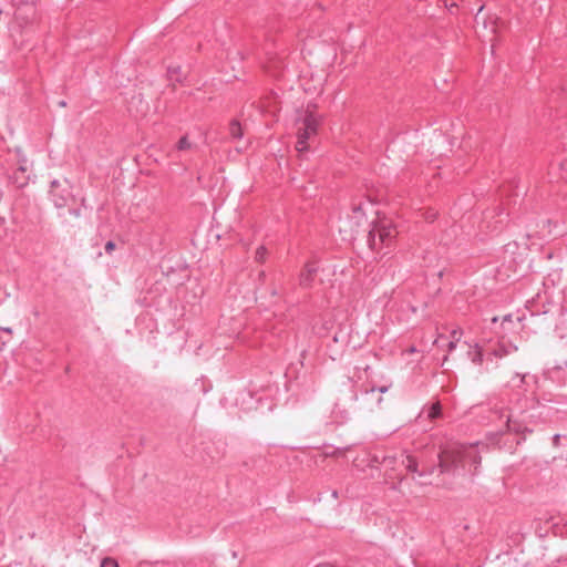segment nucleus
<instances>
[{"instance_id":"7","label":"nucleus","mask_w":567,"mask_h":567,"mask_svg":"<svg viewBox=\"0 0 567 567\" xmlns=\"http://www.w3.org/2000/svg\"><path fill=\"white\" fill-rule=\"evenodd\" d=\"M403 464L409 472H412V473L417 472L419 464H417L416 458L413 457L412 455H406L405 460L403 461Z\"/></svg>"},{"instance_id":"8","label":"nucleus","mask_w":567,"mask_h":567,"mask_svg":"<svg viewBox=\"0 0 567 567\" xmlns=\"http://www.w3.org/2000/svg\"><path fill=\"white\" fill-rule=\"evenodd\" d=\"M229 132L233 137H240L243 135V128L240 124L236 121H233L229 125Z\"/></svg>"},{"instance_id":"5","label":"nucleus","mask_w":567,"mask_h":567,"mask_svg":"<svg viewBox=\"0 0 567 567\" xmlns=\"http://www.w3.org/2000/svg\"><path fill=\"white\" fill-rule=\"evenodd\" d=\"M465 450L471 451V454H463V466L468 463L476 468L481 463V455L473 446H465Z\"/></svg>"},{"instance_id":"3","label":"nucleus","mask_w":567,"mask_h":567,"mask_svg":"<svg viewBox=\"0 0 567 567\" xmlns=\"http://www.w3.org/2000/svg\"><path fill=\"white\" fill-rule=\"evenodd\" d=\"M395 236V227L390 221H381L370 231V247L374 250H380L383 246L389 245Z\"/></svg>"},{"instance_id":"12","label":"nucleus","mask_w":567,"mask_h":567,"mask_svg":"<svg viewBox=\"0 0 567 567\" xmlns=\"http://www.w3.org/2000/svg\"><path fill=\"white\" fill-rule=\"evenodd\" d=\"M441 412V406L439 403L433 404L431 411H430V417L434 419Z\"/></svg>"},{"instance_id":"11","label":"nucleus","mask_w":567,"mask_h":567,"mask_svg":"<svg viewBox=\"0 0 567 567\" xmlns=\"http://www.w3.org/2000/svg\"><path fill=\"white\" fill-rule=\"evenodd\" d=\"M100 567H118V563L112 557H105L102 559Z\"/></svg>"},{"instance_id":"1","label":"nucleus","mask_w":567,"mask_h":567,"mask_svg":"<svg viewBox=\"0 0 567 567\" xmlns=\"http://www.w3.org/2000/svg\"><path fill=\"white\" fill-rule=\"evenodd\" d=\"M322 117L313 109L307 107L298 120L296 151L305 153L309 151V140L317 135Z\"/></svg>"},{"instance_id":"10","label":"nucleus","mask_w":567,"mask_h":567,"mask_svg":"<svg viewBox=\"0 0 567 567\" xmlns=\"http://www.w3.org/2000/svg\"><path fill=\"white\" fill-rule=\"evenodd\" d=\"M267 250L265 247H258L255 254V259L258 262H264L266 260Z\"/></svg>"},{"instance_id":"6","label":"nucleus","mask_w":567,"mask_h":567,"mask_svg":"<svg viewBox=\"0 0 567 567\" xmlns=\"http://www.w3.org/2000/svg\"><path fill=\"white\" fill-rule=\"evenodd\" d=\"M315 272H316V269L313 266H306V268L302 270V272L300 275L301 284L303 286H309Z\"/></svg>"},{"instance_id":"15","label":"nucleus","mask_w":567,"mask_h":567,"mask_svg":"<svg viewBox=\"0 0 567 567\" xmlns=\"http://www.w3.org/2000/svg\"><path fill=\"white\" fill-rule=\"evenodd\" d=\"M454 348H455V343H454V342H451V343L449 344V350H450V351H452Z\"/></svg>"},{"instance_id":"14","label":"nucleus","mask_w":567,"mask_h":567,"mask_svg":"<svg viewBox=\"0 0 567 567\" xmlns=\"http://www.w3.org/2000/svg\"><path fill=\"white\" fill-rule=\"evenodd\" d=\"M178 147L181 150H184V148L188 147V142H187V140L185 137L181 138V141L178 143Z\"/></svg>"},{"instance_id":"2","label":"nucleus","mask_w":567,"mask_h":567,"mask_svg":"<svg viewBox=\"0 0 567 567\" xmlns=\"http://www.w3.org/2000/svg\"><path fill=\"white\" fill-rule=\"evenodd\" d=\"M463 454H471V451L465 450V445L453 443L444 446L439 454L441 471L447 472L458 464L463 466Z\"/></svg>"},{"instance_id":"13","label":"nucleus","mask_w":567,"mask_h":567,"mask_svg":"<svg viewBox=\"0 0 567 567\" xmlns=\"http://www.w3.org/2000/svg\"><path fill=\"white\" fill-rule=\"evenodd\" d=\"M115 249V244L113 241H107L105 245V250L107 252H112Z\"/></svg>"},{"instance_id":"4","label":"nucleus","mask_w":567,"mask_h":567,"mask_svg":"<svg viewBox=\"0 0 567 567\" xmlns=\"http://www.w3.org/2000/svg\"><path fill=\"white\" fill-rule=\"evenodd\" d=\"M30 175H29V166L27 158H21L19 161V166L17 171L12 175V183L19 187L23 188L29 184Z\"/></svg>"},{"instance_id":"9","label":"nucleus","mask_w":567,"mask_h":567,"mask_svg":"<svg viewBox=\"0 0 567 567\" xmlns=\"http://www.w3.org/2000/svg\"><path fill=\"white\" fill-rule=\"evenodd\" d=\"M471 354H472V361L474 363H477V364L482 363L483 353H482V349L478 346L474 347V350H473V352H471Z\"/></svg>"}]
</instances>
